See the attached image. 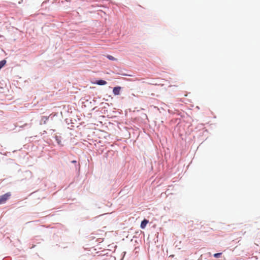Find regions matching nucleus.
<instances>
[{
	"mask_svg": "<svg viewBox=\"0 0 260 260\" xmlns=\"http://www.w3.org/2000/svg\"><path fill=\"white\" fill-rule=\"evenodd\" d=\"M55 140L57 142V144L59 145H62V144H61V137H59V136H56L55 137Z\"/></svg>",
	"mask_w": 260,
	"mask_h": 260,
	"instance_id": "39448f33",
	"label": "nucleus"
},
{
	"mask_svg": "<svg viewBox=\"0 0 260 260\" xmlns=\"http://www.w3.org/2000/svg\"><path fill=\"white\" fill-rule=\"evenodd\" d=\"M148 221L146 219H144L143 220L141 223V228L142 229H144L146 226V224L148 223Z\"/></svg>",
	"mask_w": 260,
	"mask_h": 260,
	"instance_id": "7ed1b4c3",
	"label": "nucleus"
},
{
	"mask_svg": "<svg viewBox=\"0 0 260 260\" xmlns=\"http://www.w3.org/2000/svg\"><path fill=\"white\" fill-rule=\"evenodd\" d=\"M120 87H115L113 89V92L115 95H119L120 94Z\"/></svg>",
	"mask_w": 260,
	"mask_h": 260,
	"instance_id": "f03ea898",
	"label": "nucleus"
},
{
	"mask_svg": "<svg viewBox=\"0 0 260 260\" xmlns=\"http://www.w3.org/2000/svg\"><path fill=\"white\" fill-rule=\"evenodd\" d=\"M11 194L10 192H7L0 196V205L5 204L6 201L10 198Z\"/></svg>",
	"mask_w": 260,
	"mask_h": 260,
	"instance_id": "f257e3e1",
	"label": "nucleus"
},
{
	"mask_svg": "<svg viewBox=\"0 0 260 260\" xmlns=\"http://www.w3.org/2000/svg\"><path fill=\"white\" fill-rule=\"evenodd\" d=\"M107 58L111 60H115L116 58H115L113 56L108 55L107 56Z\"/></svg>",
	"mask_w": 260,
	"mask_h": 260,
	"instance_id": "6e6552de",
	"label": "nucleus"
},
{
	"mask_svg": "<svg viewBox=\"0 0 260 260\" xmlns=\"http://www.w3.org/2000/svg\"><path fill=\"white\" fill-rule=\"evenodd\" d=\"M72 162L75 163V162H76V160H73V161H72Z\"/></svg>",
	"mask_w": 260,
	"mask_h": 260,
	"instance_id": "9d476101",
	"label": "nucleus"
},
{
	"mask_svg": "<svg viewBox=\"0 0 260 260\" xmlns=\"http://www.w3.org/2000/svg\"><path fill=\"white\" fill-rule=\"evenodd\" d=\"M222 254V253H215L213 256L214 257H216V258H219L220 257V256Z\"/></svg>",
	"mask_w": 260,
	"mask_h": 260,
	"instance_id": "0eeeda50",
	"label": "nucleus"
},
{
	"mask_svg": "<svg viewBox=\"0 0 260 260\" xmlns=\"http://www.w3.org/2000/svg\"><path fill=\"white\" fill-rule=\"evenodd\" d=\"M6 63V61L5 60H3L0 61V70L5 66Z\"/></svg>",
	"mask_w": 260,
	"mask_h": 260,
	"instance_id": "423d86ee",
	"label": "nucleus"
},
{
	"mask_svg": "<svg viewBox=\"0 0 260 260\" xmlns=\"http://www.w3.org/2000/svg\"><path fill=\"white\" fill-rule=\"evenodd\" d=\"M48 117L46 116H43L42 118V120H44V123L45 124L47 120H48Z\"/></svg>",
	"mask_w": 260,
	"mask_h": 260,
	"instance_id": "1a4fd4ad",
	"label": "nucleus"
},
{
	"mask_svg": "<svg viewBox=\"0 0 260 260\" xmlns=\"http://www.w3.org/2000/svg\"><path fill=\"white\" fill-rule=\"evenodd\" d=\"M95 83L99 85H104L107 84V82L105 80H100L97 81Z\"/></svg>",
	"mask_w": 260,
	"mask_h": 260,
	"instance_id": "20e7f679",
	"label": "nucleus"
}]
</instances>
